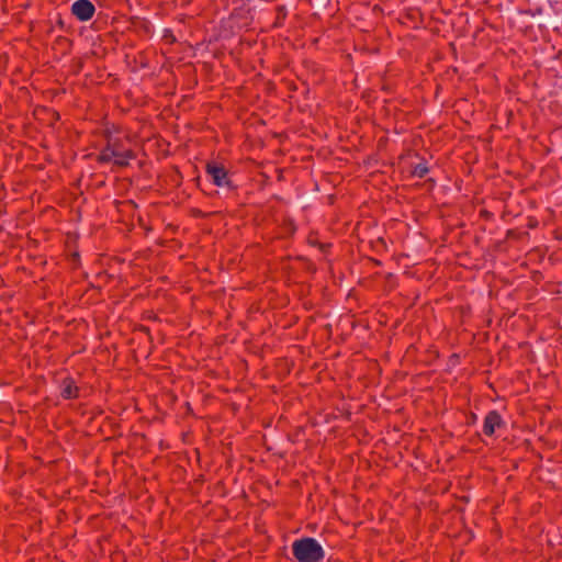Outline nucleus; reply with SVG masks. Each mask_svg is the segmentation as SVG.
<instances>
[{"mask_svg":"<svg viewBox=\"0 0 562 562\" xmlns=\"http://www.w3.org/2000/svg\"><path fill=\"white\" fill-rule=\"evenodd\" d=\"M292 551L299 562H318L324 558L322 546L313 538L294 541Z\"/></svg>","mask_w":562,"mask_h":562,"instance_id":"f257e3e1","label":"nucleus"},{"mask_svg":"<svg viewBox=\"0 0 562 562\" xmlns=\"http://www.w3.org/2000/svg\"><path fill=\"white\" fill-rule=\"evenodd\" d=\"M132 151L114 138H110L108 146L99 156L101 162H112L116 166H125L132 159Z\"/></svg>","mask_w":562,"mask_h":562,"instance_id":"f03ea898","label":"nucleus"},{"mask_svg":"<svg viewBox=\"0 0 562 562\" xmlns=\"http://www.w3.org/2000/svg\"><path fill=\"white\" fill-rule=\"evenodd\" d=\"M71 12L80 21H88L94 14V5L88 0H78L72 4Z\"/></svg>","mask_w":562,"mask_h":562,"instance_id":"7ed1b4c3","label":"nucleus"},{"mask_svg":"<svg viewBox=\"0 0 562 562\" xmlns=\"http://www.w3.org/2000/svg\"><path fill=\"white\" fill-rule=\"evenodd\" d=\"M206 169H207V173L210 175V177L212 178L213 182L216 186H218V187H228L229 186L227 172L224 169V167L213 162V164H207Z\"/></svg>","mask_w":562,"mask_h":562,"instance_id":"20e7f679","label":"nucleus"},{"mask_svg":"<svg viewBox=\"0 0 562 562\" xmlns=\"http://www.w3.org/2000/svg\"><path fill=\"white\" fill-rule=\"evenodd\" d=\"M502 419L501 416L496 412H491L485 417L484 422V434L485 435H493L495 432V429L501 427Z\"/></svg>","mask_w":562,"mask_h":562,"instance_id":"39448f33","label":"nucleus"},{"mask_svg":"<svg viewBox=\"0 0 562 562\" xmlns=\"http://www.w3.org/2000/svg\"><path fill=\"white\" fill-rule=\"evenodd\" d=\"M77 387L72 385L71 382H66L64 387H63V396L66 397V398H71V397H75L77 396Z\"/></svg>","mask_w":562,"mask_h":562,"instance_id":"423d86ee","label":"nucleus"},{"mask_svg":"<svg viewBox=\"0 0 562 562\" xmlns=\"http://www.w3.org/2000/svg\"><path fill=\"white\" fill-rule=\"evenodd\" d=\"M427 169L425 167H420L418 166L416 169H415V173L419 177H423L425 173H426Z\"/></svg>","mask_w":562,"mask_h":562,"instance_id":"0eeeda50","label":"nucleus"}]
</instances>
